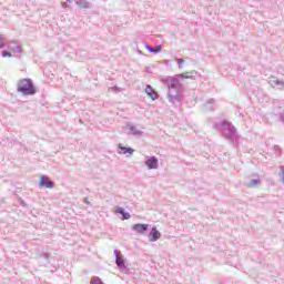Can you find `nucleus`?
I'll list each match as a JSON object with an SVG mask.
<instances>
[{
  "mask_svg": "<svg viewBox=\"0 0 284 284\" xmlns=\"http://www.w3.org/2000/svg\"><path fill=\"white\" fill-rule=\"evenodd\" d=\"M18 92H21L22 94H26V95L37 94V89L32 84V80L21 79L18 82Z\"/></svg>",
  "mask_w": 284,
  "mask_h": 284,
  "instance_id": "f257e3e1",
  "label": "nucleus"
},
{
  "mask_svg": "<svg viewBox=\"0 0 284 284\" xmlns=\"http://www.w3.org/2000/svg\"><path fill=\"white\" fill-rule=\"evenodd\" d=\"M39 181L41 187H47L48 190H52V187H54V182L50 181V178L45 175H41Z\"/></svg>",
  "mask_w": 284,
  "mask_h": 284,
  "instance_id": "f03ea898",
  "label": "nucleus"
},
{
  "mask_svg": "<svg viewBox=\"0 0 284 284\" xmlns=\"http://www.w3.org/2000/svg\"><path fill=\"white\" fill-rule=\"evenodd\" d=\"M145 165L149 170H156V168H159V160L156 156H152L145 162Z\"/></svg>",
  "mask_w": 284,
  "mask_h": 284,
  "instance_id": "7ed1b4c3",
  "label": "nucleus"
},
{
  "mask_svg": "<svg viewBox=\"0 0 284 284\" xmlns=\"http://www.w3.org/2000/svg\"><path fill=\"white\" fill-rule=\"evenodd\" d=\"M145 92H146L148 97H149L152 101H156V99H159V93H156V91H154V89L152 88V85H146Z\"/></svg>",
  "mask_w": 284,
  "mask_h": 284,
  "instance_id": "20e7f679",
  "label": "nucleus"
},
{
  "mask_svg": "<svg viewBox=\"0 0 284 284\" xmlns=\"http://www.w3.org/2000/svg\"><path fill=\"white\" fill-rule=\"evenodd\" d=\"M149 239L151 243H154V241H159L161 239V232L156 227H153L149 234Z\"/></svg>",
  "mask_w": 284,
  "mask_h": 284,
  "instance_id": "39448f33",
  "label": "nucleus"
},
{
  "mask_svg": "<svg viewBox=\"0 0 284 284\" xmlns=\"http://www.w3.org/2000/svg\"><path fill=\"white\" fill-rule=\"evenodd\" d=\"M133 230L138 234H144L148 231V224H135L133 225Z\"/></svg>",
  "mask_w": 284,
  "mask_h": 284,
  "instance_id": "423d86ee",
  "label": "nucleus"
},
{
  "mask_svg": "<svg viewBox=\"0 0 284 284\" xmlns=\"http://www.w3.org/2000/svg\"><path fill=\"white\" fill-rule=\"evenodd\" d=\"M119 154H134V149L125 148L123 144H119Z\"/></svg>",
  "mask_w": 284,
  "mask_h": 284,
  "instance_id": "0eeeda50",
  "label": "nucleus"
},
{
  "mask_svg": "<svg viewBox=\"0 0 284 284\" xmlns=\"http://www.w3.org/2000/svg\"><path fill=\"white\" fill-rule=\"evenodd\" d=\"M115 263L120 270H123L125 267V262L123 261V255L121 253L116 254Z\"/></svg>",
  "mask_w": 284,
  "mask_h": 284,
  "instance_id": "6e6552de",
  "label": "nucleus"
},
{
  "mask_svg": "<svg viewBox=\"0 0 284 284\" xmlns=\"http://www.w3.org/2000/svg\"><path fill=\"white\" fill-rule=\"evenodd\" d=\"M90 284H103V282L101 281V278L95 277L91 280Z\"/></svg>",
  "mask_w": 284,
  "mask_h": 284,
  "instance_id": "1a4fd4ad",
  "label": "nucleus"
},
{
  "mask_svg": "<svg viewBox=\"0 0 284 284\" xmlns=\"http://www.w3.org/2000/svg\"><path fill=\"white\" fill-rule=\"evenodd\" d=\"M189 74H190L189 72H185V73H180L176 77H179L180 79H190Z\"/></svg>",
  "mask_w": 284,
  "mask_h": 284,
  "instance_id": "9d476101",
  "label": "nucleus"
},
{
  "mask_svg": "<svg viewBox=\"0 0 284 284\" xmlns=\"http://www.w3.org/2000/svg\"><path fill=\"white\" fill-rule=\"evenodd\" d=\"M122 216L125 221H128L131 217L130 213H125V211H123Z\"/></svg>",
  "mask_w": 284,
  "mask_h": 284,
  "instance_id": "9b49d317",
  "label": "nucleus"
},
{
  "mask_svg": "<svg viewBox=\"0 0 284 284\" xmlns=\"http://www.w3.org/2000/svg\"><path fill=\"white\" fill-rule=\"evenodd\" d=\"M183 63H185V61L183 59H178L179 68H183Z\"/></svg>",
  "mask_w": 284,
  "mask_h": 284,
  "instance_id": "f8f14e48",
  "label": "nucleus"
},
{
  "mask_svg": "<svg viewBox=\"0 0 284 284\" xmlns=\"http://www.w3.org/2000/svg\"><path fill=\"white\" fill-rule=\"evenodd\" d=\"M151 52H161V45L150 49Z\"/></svg>",
  "mask_w": 284,
  "mask_h": 284,
  "instance_id": "ddd939ff",
  "label": "nucleus"
},
{
  "mask_svg": "<svg viewBox=\"0 0 284 284\" xmlns=\"http://www.w3.org/2000/svg\"><path fill=\"white\" fill-rule=\"evenodd\" d=\"M115 212L118 213V214H123V212H124V210H123V207H116L115 209Z\"/></svg>",
  "mask_w": 284,
  "mask_h": 284,
  "instance_id": "4468645a",
  "label": "nucleus"
},
{
  "mask_svg": "<svg viewBox=\"0 0 284 284\" xmlns=\"http://www.w3.org/2000/svg\"><path fill=\"white\" fill-rule=\"evenodd\" d=\"M2 57H4V58H6V57H9V58H10V57H12V53H10V52H8V51H3V52H2Z\"/></svg>",
  "mask_w": 284,
  "mask_h": 284,
  "instance_id": "2eb2a0df",
  "label": "nucleus"
},
{
  "mask_svg": "<svg viewBox=\"0 0 284 284\" xmlns=\"http://www.w3.org/2000/svg\"><path fill=\"white\" fill-rule=\"evenodd\" d=\"M251 184H252V185H258V180H252V181H251Z\"/></svg>",
  "mask_w": 284,
  "mask_h": 284,
  "instance_id": "dca6fc26",
  "label": "nucleus"
},
{
  "mask_svg": "<svg viewBox=\"0 0 284 284\" xmlns=\"http://www.w3.org/2000/svg\"><path fill=\"white\" fill-rule=\"evenodd\" d=\"M0 48H3V38L0 36Z\"/></svg>",
  "mask_w": 284,
  "mask_h": 284,
  "instance_id": "f3484780",
  "label": "nucleus"
}]
</instances>
